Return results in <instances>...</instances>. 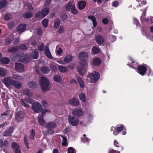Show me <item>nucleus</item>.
Returning a JSON list of instances; mask_svg holds the SVG:
<instances>
[{
    "label": "nucleus",
    "mask_w": 153,
    "mask_h": 153,
    "mask_svg": "<svg viewBox=\"0 0 153 153\" xmlns=\"http://www.w3.org/2000/svg\"><path fill=\"white\" fill-rule=\"evenodd\" d=\"M77 80L80 88H83L84 87V84L82 79L80 77H78L77 78Z\"/></svg>",
    "instance_id": "37"
},
{
    "label": "nucleus",
    "mask_w": 153,
    "mask_h": 153,
    "mask_svg": "<svg viewBox=\"0 0 153 153\" xmlns=\"http://www.w3.org/2000/svg\"><path fill=\"white\" fill-rule=\"evenodd\" d=\"M92 52L94 54H97L100 52V48L96 46H93L92 48Z\"/></svg>",
    "instance_id": "29"
},
{
    "label": "nucleus",
    "mask_w": 153,
    "mask_h": 153,
    "mask_svg": "<svg viewBox=\"0 0 153 153\" xmlns=\"http://www.w3.org/2000/svg\"><path fill=\"white\" fill-rule=\"evenodd\" d=\"M72 2H69L66 6V8L67 10H69L71 8V6L72 4Z\"/></svg>",
    "instance_id": "53"
},
{
    "label": "nucleus",
    "mask_w": 153,
    "mask_h": 153,
    "mask_svg": "<svg viewBox=\"0 0 153 153\" xmlns=\"http://www.w3.org/2000/svg\"><path fill=\"white\" fill-rule=\"evenodd\" d=\"M68 121L71 125L76 126L79 123V119L77 117L69 115L68 117Z\"/></svg>",
    "instance_id": "4"
},
{
    "label": "nucleus",
    "mask_w": 153,
    "mask_h": 153,
    "mask_svg": "<svg viewBox=\"0 0 153 153\" xmlns=\"http://www.w3.org/2000/svg\"><path fill=\"white\" fill-rule=\"evenodd\" d=\"M41 71L44 74H47L49 72L50 70L48 67H43L41 68Z\"/></svg>",
    "instance_id": "44"
},
{
    "label": "nucleus",
    "mask_w": 153,
    "mask_h": 153,
    "mask_svg": "<svg viewBox=\"0 0 153 153\" xmlns=\"http://www.w3.org/2000/svg\"><path fill=\"white\" fill-rule=\"evenodd\" d=\"M108 153H120V152L117 151L113 149H110L108 151Z\"/></svg>",
    "instance_id": "62"
},
{
    "label": "nucleus",
    "mask_w": 153,
    "mask_h": 153,
    "mask_svg": "<svg viewBox=\"0 0 153 153\" xmlns=\"http://www.w3.org/2000/svg\"><path fill=\"white\" fill-rule=\"evenodd\" d=\"M7 73L6 70L4 68H0V75L2 76H4Z\"/></svg>",
    "instance_id": "34"
},
{
    "label": "nucleus",
    "mask_w": 153,
    "mask_h": 153,
    "mask_svg": "<svg viewBox=\"0 0 153 153\" xmlns=\"http://www.w3.org/2000/svg\"><path fill=\"white\" fill-rule=\"evenodd\" d=\"M62 138V145L63 146H66L67 145V139L66 137L61 136Z\"/></svg>",
    "instance_id": "46"
},
{
    "label": "nucleus",
    "mask_w": 153,
    "mask_h": 153,
    "mask_svg": "<svg viewBox=\"0 0 153 153\" xmlns=\"http://www.w3.org/2000/svg\"><path fill=\"white\" fill-rule=\"evenodd\" d=\"M33 14L31 12H29L25 13L23 14L24 17L26 18L29 19L31 18Z\"/></svg>",
    "instance_id": "35"
},
{
    "label": "nucleus",
    "mask_w": 153,
    "mask_h": 153,
    "mask_svg": "<svg viewBox=\"0 0 153 153\" xmlns=\"http://www.w3.org/2000/svg\"><path fill=\"white\" fill-rule=\"evenodd\" d=\"M11 147L14 150L17 148H19V146L15 142H13L12 143L11 145Z\"/></svg>",
    "instance_id": "48"
},
{
    "label": "nucleus",
    "mask_w": 153,
    "mask_h": 153,
    "mask_svg": "<svg viewBox=\"0 0 153 153\" xmlns=\"http://www.w3.org/2000/svg\"><path fill=\"white\" fill-rule=\"evenodd\" d=\"M79 97L80 100L84 102L86 101L85 95L83 93L80 94H79Z\"/></svg>",
    "instance_id": "43"
},
{
    "label": "nucleus",
    "mask_w": 153,
    "mask_h": 153,
    "mask_svg": "<svg viewBox=\"0 0 153 153\" xmlns=\"http://www.w3.org/2000/svg\"><path fill=\"white\" fill-rule=\"evenodd\" d=\"M7 25L9 29H11L15 25L14 23V22L11 21L9 22L8 23Z\"/></svg>",
    "instance_id": "50"
},
{
    "label": "nucleus",
    "mask_w": 153,
    "mask_h": 153,
    "mask_svg": "<svg viewBox=\"0 0 153 153\" xmlns=\"http://www.w3.org/2000/svg\"><path fill=\"white\" fill-rule=\"evenodd\" d=\"M45 53L47 57L50 59L52 58L53 57L48 47H45Z\"/></svg>",
    "instance_id": "21"
},
{
    "label": "nucleus",
    "mask_w": 153,
    "mask_h": 153,
    "mask_svg": "<svg viewBox=\"0 0 153 153\" xmlns=\"http://www.w3.org/2000/svg\"><path fill=\"white\" fill-rule=\"evenodd\" d=\"M32 108L35 112L39 113L42 111V107L40 103L34 102L32 104Z\"/></svg>",
    "instance_id": "6"
},
{
    "label": "nucleus",
    "mask_w": 153,
    "mask_h": 153,
    "mask_svg": "<svg viewBox=\"0 0 153 153\" xmlns=\"http://www.w3.org/2000/svg\"><path fill=\"white\" fill-rule=\"evenodd\" d=\"M24 141L26 147L27 149H28L29 147V144L28 143V140L26 137H24Z\"/></svg>",
    "instance_id": "55"
},
{
    "label": "nucleus",
    "mask_w": 153,
    "mask_h": 153,
    "mask_svg": "<svg viewBox=\"0 0 153 153\" xmlns=\"http://www.w3.org/2000/svg\"><path fill=\"white\" fill-rule=\"evenodd\" d=\"M60 24V22L59 19H56L54 23V27L56 28H58Z\"/></svg>",
    "instance_id": "41"
},
{
    "label": "nucleus",
    "mask_w": 153,
    "mask_h": 153,
    "mask_svg": "<svg viewBox=\"0 0 153 153\" xmlns=\"http://www.w3.org/2000/svg\"><path fill=\"white\" fill-rule=\"evenodd\" d=\"M87 76L90 78L91 82H94L100 78V75L98 72L94 71L91 74H89Z\"/></svg>",
    "instance_id": "5"
},
{
    "label": "nucleus",
    "mask_w": 153,
    "mask_h": 153,
    "mask_svg": "<svg viewBox=\"0 0 153 153\" xmlns=\"http://www.w3.org/2000/svg\"><path fill=\"white\" fill-rule=\"evenodd\" d=\"M39 56V54L37 49H35L32 51L31 56L33 59H36L38 58Z\"/></svg>",
    "instance_id": "18"
},
{
    "label": "nucleus",
    "mask_w": 153,
    "mask_h": 153,
    "mask_svg": "<svg viewBox=\"0 0 153 153\" xmlns=\"http://www.w3.org/2000/svg\"><path fill=\"white\" fill-rule=\"evenodd\" d=\"M81 140L83 143H86L90 141L89 139L86 137L85 134H84L82 137L81 138Z\"/></svg>",
    "instance_id": "30"
},
{
    "label": "nucleus",
    "mask_w": 153,
    "mask_h": 153,
    "mask_svg": "<svg viewBox=\"0 0 153 153\" xmlns=\"http://www.w3.org/2000/svg\"><path fill=\"white\" fill-rule=\"evenodd\" d=\"M13 35H11V37L10 36L6 38L5 39V43L6 45L10 44L13 40Z\"/></svg>",
    "instance_id": "28"
},
{
    "label": "nucleus",
    "mask_w": 153,
    "mask_h": 153,
    "mask_svg": "<svg viewBox=\"0 0 153 153\" xmlns=\"http://www.w3.org/2000/svg\"><path fill=\"white\" fill-rule=\"evenodd\" d=\"M101 62V59L98 58H96L93 60V64L96 66H99Z\"/></svg>",
    "instance_id": "25"
},
{
    "label": "nucleus",
    "mask_w": 153,
    "mask_h": 153,
    "mask_svg": "<svg viewBox=\"0 0 153 153\" xmlns=\"http://www.w3.org/2000/svg\"><path fill=\"white\" fill-rule=\"evenodd\" d=\"M86 2L83 1H81L78 2V8L79 10L83 9L86 6Z\"/></svg>",
    "instance_id": "19"
},
{
    "label": "nucleus",
    "mask_w": 153,
    "mask_h": 153,
    "mask_svg": "<svg viewBox=\"0 0 153 153\" xmlns=\"http://www.w3.org/2000/svg\"><path fill=\"white\" fill-rule=\"evenodd\" d=\"M79 57L82 61L80 62L82 67H78L77 69L80 74L83 75L84 73L85 67H86L87 62L86 59L88 57V53L87 52L82 51L80 52L79 54Z\"/></svg>",
    "instance_id": "1"
},
{
    "label": "nucleus",
    "mask_w": 153,
    "mask_h": 153,
    "mask_svg": "<svg viewBox=\"0 0 153 153\" xmlns=\"http://www.w3.org/2000/svg\"><path fill=\"white\" fill-rule=\"evenodd\" d=\"M24 93L29 97H31L33 95V93L30 92V90L28 89H25L23 90Z\"/></svg>",
    "instance_id": "39"
},
{
    "label": "nucleus",
    "mask_w": 153,
    "mask_h": 153,
    "mask_svg": "<svg viewBox=\"0 0 153 153\" xmlns=\"http://www.w3.org/2000/svg\"><path fill=\"white\" fill-rule=\"evenodd\" d=\"M75 150L72 147H70L68 149V153H76Z\"/></svg>",
    "instance_id": "51"
},
{
    "label": "nucleus",
    "mask_w": 153,
    "mask_h": 153,
    "mask_svg": "<svg viewBox=\"0 0 153 153\" xmlns=\"http://www.w3.org/2000/svg\"><path fill=\"white\" fill-rule=\"evenodd\" d=\"M123 130H126V128L123 125H121L120 126L118 127L117 128V132H120Z\"/></svg>",
    "instance_id": "45"
},
{
    "label": "nucleus",
    "mask_w": 153,
    "mask_h": 153,
    "mask_svg": "<svg viewBox=\"0 0 153 153\" xmlns=\"http://www.w3.org/2000/svg\"><path fill=\"white\" fill-rule=\"evenodd\" d=\"M93 118V114L91 113H89L88 114V119L89 121H90Z\"/></svg>",
    "instance_id": "59"
},
{
    "label": "nucleus",
    "mask_w": 153,
    "mask_h": 153,
    "mask_svg": "<svg viewBox=\"0 0 153 153\" xmlns=\"http://www.w3.org/2000/svg\"><path fill=\"white\" fill-rule=\"evenodd\" d=\"M12 85L14 86L16 88L19 89L20 88L22 84L20 82H19L14 80L13 82Z\"/></svg>",
    "instance_id": "24"
},
{
    "label": "nucleus",
    "mask_w": 153,
    "mask_h": 153,
    "mask_svg": "<svg viewBox=\"0 0 153 153\" xmlns=\"http://www.w3.org/2000/svg\"><path fill=\"white\" fill-rule=\"evenodd\" d=\"M7 1L6 0H2L0 1V9L3 8L6 5Z\"/></svg>",
    "instance_id": "40"
},
{
    "label": "nucleus",
    "mask_w": 153,
    "mask_h": 153,
    "mask_svg": "<svg viewBox=\"0 0 153 153\" xmlns=\"http://www.w3.org/2000/svg\"><path fill=\"white\" fill-rule=\"evenodd\" d=\"M136 71L142 76H143L147 70V68L143 65H138Z\"/></svg>",
    "instance_id": "9"
},
{
    "label": "nucleus",
    "mask_w": 153,
    "mask_h": 153,
    "mask_svg": "<svg viewBox=\"0 0 153 153\" xmlns=\"http://www.w3.org/2000/svg\"><path fill=\"white\" fill-rule=\"evenodd\" d=\"M56 126V123L53 122H50L47 123L45 127L48 130L45 131L46 134H52L54 133L53 129L55 128Z\"/></svg>",
    "instance_id": "3"
},
{
    "label": "nucleus",
    "mask_w": 153,
    "mask_h": 153,
    "mask_svg": "<svg viewBox=\"0 0 153 153\" xmlns=\"http://www.w3.org/2000/svg\"><path fill=\"white\" fill-rule=\"evenodd\" d=\"M15 68L16 71L19 72L23 71L24 68V65L20 63H16L15 65Z\"/></svg>",
    "instance_id": "14"
},
{
    "label": "nucleus",
    "mask_w": 153,
    "mask_h": 153,
    "mask_svg": "<svg viewBox=\"0 0 153 153\" xmlns=\"http://www.w3.org/2000/svg\"><path fill=\"white\" fill-rule=\"evenodd\" d=\"M9 59L7 57L3 58L0 60V62L4 64H7L9 63Z\"/></svg>",
    "instance_id": "42"
},
{
    "label": "nucleus",
    "mask_w": 153,
    "mask_h": 153,
    "mask_svg": "<svg viewBox=\"0 0 153 153\" xmlns=\"http://www.w3.org/2000/svg\"><path fill=\"white\" fill-rule=\"evenodd\" d=\"M13 131V128L12 126L9 127L4 132V136L7 137L11 135Z\"/></svg>",
    "instance_id": "16"
},
{
    "label": "nucleus",
    "mask_w": 153,
    "mask_h": 153,
    "mask_svg": "<svg viewBox=\"0 0 153 153\" xmlns=\"http://www.w3.org/2000/svg\"><path fill=\"white\" fill-rule=\"evenodd\" d=\"M88 18L91 20L93 22V26L95 27L97 25V23L95 17L92 16H88Z\"/></svg>",
    "instance_id": "27"
},
{
    "label": "nucleus",
    "mask_w": 153,
    "mask_h": 153,
    "mask_svg": "<svg viewBox=\"0 0 153 153\" xmlns=\"http://www.w3.org/2000/svg\"><path fill=\"white\" fill-rule=\"evenodd\" d=\"M35 136V131L34 129L31 130L30 133V134L29 136V139L30 140H33L34 139V137Z\"/></svg>",
    "instance_id": "33"
},
{
    "label": "nucleus",
    "mask_w": 153,
    "mask_h": 153,
    "mask_svg": "<svg viewBox=\"0 0 153 153\" xmlns=\"http://www.w3.org/2000/svg\"><path fill=\"white\" fill-rule=\"evenodd\" d=\"M20 48L23 50H25L27 49V48L25 45L22 44L20 46Z\"/></svg>",
    "instance_id": "61"
},
{
    "label": "nucleus",
    "mask_w": 153,
    "mask_h": 153,
    "mask_svg": "<svg viewBox=\"0 0 153 153\" xmlns=\"http://www.w3.org/2000/svg\"><path fill=\"white\" fill-rule=\"evenodd\" d=\"M95 40L97 43L99 45L102 44L104 41L103 37L100 35H97L96 36Z\"/></svg>",
    "instance_id": "15"
},
{
    "label": "nucleus",
    "mask_w": 153,
    "mask_h": 153,
    "mask_svg": "<svg viewBox=\"0 0 153 153\" xmlns=\"http://www.w3.org/2000/svg\"><path fill=\"white\" fill-rule=\"evenodd\" d=\"M26 28V26L24 24H21L17 27V30L19 33H21L24 32Z\"/></svg>",
    "instance_id": "17"
},
{
    "label": "nucleus",
    "mask_w": 153,
    "mask_h": 153,
    "mask_svg": "<svg viewBox=\"0 0 153 153\" xmlns=\"http://www.w3.org/2000/svg\"><path fill=\"white\" fill-rule=\"evenodd\" d=\"M147 72V75L148 76H149L150 75L151 76H153V72H152V71L150 68H148Z\"/></svg>",
    "instance_id": "58"
},
{
    "label": "nucleus",
    "mask_w": 153,
    "mask_h": 153,
    "mask_svg": "<svg viewBox=\"0 0 153 153\" xmlns=\"http://www.w3.org/2000/svg\"><path fill=\"white\" fill-rule=\"evenodd\" d=\"M53 80L55 82H60L62 81V78L60 75H56L54 76Z\"/></svg>",
    "instance_id": "26"
},
{
    "label": "nucleus",
    "mask_w": 153,
    "mask_h": 153,
    "mask_svg": "<svg viewBox=\"0 0 153 153\" xmlns=\"http://www.w3.org/2000/svg\"><path fill=\"white\" fill-rule=\"evenodd\" d=\"M33 100L29 97L26 98L22 100L21 101V103L22 105L27 108L30 107V105L28 103L30 104L33 103Z\"/></svg>",
    "instance_id": "7"
},
{
    "label": "nucleus",
    "mask_w": 153,
    "mask_h": 153,
    "mask_svg": "<svg viewBox=\"0 0 153 153\" xmlns=\"http://www.w3.org/2000/svg\"><path fill=\"white\" fill-rule=\"evenodd\" d=\"M102 22L104 24H107L108 22V20L107 18H104L102 19Z\"/></svg>",
    "instance_id": "64"
},
{
    "label": "nucleus",
    "mask_w": 153,
    "mask_h": 153,
    "mask_svg": "<svg viewBox=\"0 0 153 153\" xmlns=\"http://www.w3.org/2000/svg\"><path fill=\"white\" fill-rule=\"evenodd\" d=\"M68 103L74 106H78L79 104L78 100L75 98H73L69 100Z\"/></svg>",
    "instance_id": "13"
},
{
    "label": "nucleus",
    "mask_w": 153,
    "mask_h": 153,
    "mask_svg": "<svg viewBox=\"0 0 153 153\" xmlns=\"http://www.w3.org/2000/svg\"><path fill=\"white\" fill-rule=\"evenodd\" d=\"M42 12L43 17H44L48 13L49 9L48 7H45L42 10Z\"/></svg>",
    "instance_id": "32"
},
{
    "label": "nucleus",
    "mask_w": 153,
    "mask_h": 153,
    "mask_svg": "<svg viewBox=\"0 0 153 153\" xmlns=\"http://www.w3.org/2000/svg\"><path fill=\"white\" fill-rule=\"evenodd\" d=\"M13 80L12 79L11 77H8L4 78L2 82L6 85L9 87L11 85H12Z\"/></svg>",
    "instance_id": "12"
},
{
    "label": "nucleus",
    "mask_w": 153,
    "mask_h": 153,
    "mask_svg": "<svg viewBox=\"0 0 153 153\" xmlns=\"http://www.w3.org/2000/svg\"><path fill=\"white\" fill-rule=\"evenodd\" d=\"M39 83L43 91L45 92L50 89L49 81L46 77H41L39 81Z\"/></svg>",
    "instance_id": "2"
},
{
    "label": "nucleus",
    "mask_w": 153,
    "mask_h": 153,
    "mask_svg": "<svg viewBox=\"0 0 153 153\" xmlns=\"http://www.w3.org/2000/svg\"><path fill=\"white\" fill-rule=\"evenodd\" d=\"M58 68L62 73H65L68 71V67L66 66L59 65Z\"/></svg>",
    "instance_id": "22"
},
{
    "label": "nucleus",
    "mask_w": 153,
    "mask_h": 153,
    "mask_svg": "<svg viewBox=\"0 0 153 153\" xmlns=\"http://www.w3.org/2000/svg\"><path fill=\"white\" fill-rule=\"evenodd\" d=\"M12 16L9 14H7L5 15L4 16V19L6 21H8L10 19L12 18Z\"/></svg>",
    "instance_id": "49"
},
{
    "label": "nucleus",
    "mask_w": 153,
    "mask_h": 153,
    "mask_svg": "<svg viewBox=\"0 0 153 153\" xmlns=\"http://www.w3.org/2000/svg\"><path fill=\"white\" fill-rule=\"evenodd\" d=\"M73 56L71 54H69L66 56L64 58V61L65 62V64L71 62L72 60Z\"/></svg>",
    "instance_id": "20"
},
{
    "label": "nucleus",
    "mask_w": 153,
    "mask_h": 153,
    "mask_svg": "<svg viewBox=\"0 0 153 153\" xmlns=\"http://www.w3.org/2000/svg\"><path fill=\"white\" fill-rule=\"evenodd\" d=\"M119 5V3L117 1H114L112 3V6L115 7H117Z\"/></svg>",
    "instance_id": "63"
},
{
    "label": "nucleus",
    "mask_w": 153,
    "mask_h": 153,
    "mask_svg": "<svg viewBox=\"0 0 153 153\" xmlns=\"http://www.w3.org/2000/svg\"><path fill=\"white\" fill-rule=\"evenodd\" d=\"M72 114L77 116H81L83 115V113L81 108H76L73 110Z\"/></svg>",
    "instance_id": "11"
},
{
    "label": "nucleus",
    "mask_w": 153,
    "mask_h": 153,
    "mask_svg": "<svg viewBox=\"0 0 153 153\" xmlns=\"http://www.w3.org/2000/svg\"><path fill=\"white\" fill-rule=\"evenodd\" d=\"M45 45L42 43H40L38 46L39 50L40 51H43L44 49Z\"/></svg>",
    "instance_id": "47"
},
{
    "label": "nucleus",
    "mask_w": 153,
    "mask_h": 153,
    "mask_svg": "<svg viewBox=\"0 0 153 153\" xmlns=\"http://www.w3.org/2000/svg\"><path fill=\"white\" fill-rule=\"evenodd\" d=\"M37 85L36 83L33 81L29 82L28 83V85L30 88H35Z\"/></svg>",
    "instance_id": "31"
},
{
    "label": "nucleus",
    "mask_w": 153,
    "mask_h": 153,
    "mask_svg": "<svg viewBox=\"0 0 153 153\" xmlns=\"http://www.w3.org/2000/svg\"><path fill=\"white\" fill-rule=\"evenodd\" d=\"M56 62L62 65H65V63L64 60L63 61L62 59H58L56 60Z\"/></svg>",
    "instance_id": "56"
},
{
    "label": "nucleus",
    "mask_w": 153,
    "mask_h": 153,
    "mask_svg": "<svg viewBox=\"0 0 153 153\" xmlns=\"http://www.w3.org/2000/svg\"><path fill=\"white\" fill-rule=\"evenodd\" d=\"M56 51L57 54L60 55L62 53V51L60 48H56Z\"/></svg>",
    "instance_id": "60"
},
{
    "label": "nucleus",
    "mask_w": 153,
    "mask_h": 153,
    "mask_svg": "<svg viewBox=\"0 0 153 153\" xmlns=\"http://www.w3.org/2000/svg\"><path fill=\"white\" fill-rule=\"evenodd\" d=\"M48 22V19H44L42 21V24L44 27H47Z\"/></svg>",
    "instance_id": "52"
},
{
    "label": "nucleus",
    "mask_w": 153,
    "mask_h": 153,
    "mask_svg": "<svg viewBox=\"0 0 153 153\" xmlns=\"http://www.w3.org/2000/svg\"><path fill=\"white\" fill-rule=\"evenodd\" d=\"M19 50V48L17 47H14L12 48H10L8 50V51L9 53H12L18 51Z\"/></svg>",
    "instance_id": "36"
},
{
    "label": "nucleus",
    "mask_w": 153,
    "mask_h": 153,
    "mask_svg": "<svg viewBox=\"0 0 153 153\" xmlns=\"http://www.w3.org/2000/svg\"><path fill=\"white\" fill-rule=\"evenodd\" d=\"M12 77L15 79L21 80L22 78V77L19 74L16 73H14L12 74Z\"/></svg>",
    "instance_id": "38"
},
{
    "label": "nucleus",
    "mask_w": 153,
    "mask_h": 153,
    "mask_svg": "<svg viewBox=\"0 0 153 153\" xmlns=\"http://www.w3.org/2000/svg\"><path fill=\"white\" fill-rule=\"evenodd\" d=\"M114 145L116 147H120V148L121 150H122L123 149V148L120 146V144L116 140H114Z\"/></svg>",
    "instance_id": "54"
},
{
    "label": "nucleus",
    "mask_w": 153,
    "mask_h": 153,
    "mask_svg": "<svg viewBox=\"0 0 153 153\" xmlns=\"http://www.w3.org/2000/svg\"><path fill=\"white\" fill-rule=\"evenodd\" d=\"M46 111V110H44L41 113L42 115L39 116L38 118L39 122L42 125H43L45 123V121L43 119V116L47 112Z\"/></svg>",
    "instance_id": "10"
},
{
    "label": "nucleus",
    "mask_w": 153,
    "mask_h": 153,
    "mask_svg": "<svg viewBox=\"0 0 153 153\" xmlns=\"http://www.w3.org/2000/svg\"><path fill=\"white\" fill-rule=\"evenodd\" d=\"M16 59L18 60H24L23 58L24 54L22 52H19L16 55Z\"/></svg>",
    "instance_id": "23"
},
{
    "label": "nucleus",
    "mask_w": 153,
    "mask_h": 153,
    "mask_svg": "<svg viewBox=\"0 0 153 153\" xmlns=\"http://www.w3.org/2000/svg\"><path fill=\"white\" fill-rule=\"evenodd\" d=\"M35 16L36 17H43V15H42V12H38V13H37L36 15Z\"/></svg>",
    "instance_id": "57"
},
{
    "label": "nucleus",
    "mask_w": 153,
    "mask_h": 153,
    "mask_svg": "<svg viewBox=\"0 0 153 153\" xmlns=\"http://www.w3.org/2000/svg\"><path fill=\"white\" fill-rule=\"evenodd\" d=\"M25 114L22 111H20L16 113L15 114V119L18 121H22L23 120Z\"/></svg>",
    "instance_id": "8"
}]
</instances>
